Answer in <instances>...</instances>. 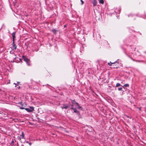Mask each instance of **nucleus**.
Returning <instances> with one entry per match:
<instances>
[{
    "instance_id": "8",
    "label": "nucleus",
    "mask_w": 146,
    "mask_h": 146,
    "mask_svg": "<svg viewBox=\"0 0 146 146\" xmlns=\"http://www.w3.org/2000/svg\"><path fill=\"white\" fill-rule=\"evenodd\" d=\"M68 106L65 105H64L62 107H61V108L63 109V108H65L66 109L68 108Z\"/></svg>"
},
{
    "instance_id": "3",
    "label": "nucleus",
    "mask_w": 146,
    "mask_h": 146,
    "mask_svg": "<svg viewBox=\"0 0 146 146\" xmlns=\"http://www.w3.org/2000/svg\"><path fill=\"white\" fill-rule=\"evenodd\" d=\"M21 137H19V138H18V139H19L20 140H21V138H22V139L24 138V133L23 132H22V135H21Z\"/></svg>"
},
{
    "instance_id": "1",
    "label": "nucleus",
    "mask_w": 146,
    "mask_h": 146,
    "mask_svg": "<svg viewBox=\"0 0 146 146\" xmlns=\"http://www.w3.org/2000/svg\"><path fill=\"white\" fill-rule=\"evenodd\" d=\"M72 105H71L72 107L74 106L75 108H78V103L76 102L74 100L72 101Z\"/></svg>"
},
{
    "instance_id": "6",
    "label": "nucleus",
    "mask_w": 146,
    "mask_h": 146,
    "mask_svg": "<svg viewBox=\"0 0 146 146\" xmlns=\"http://www.w3.org/2000/svg\"><path fill=\"white\" fill-rule=\"evenodd\" d=\"M15 32L13 33H12V36L13 38V40H14L15 38Z\"/></svg>"
},
{
    "instance_id": "2",
    "label": "nucleus",
    "mask_w": 146,
    "mask_h": 146,
    "mask_svg": "<svg viewBox=\"0 0 146 146\" xmlns=\"http://www.w3.org/2000/svg\"><path fill=\"white\" fill-rule=\"evenodd\" d=\"M23 58L25 61L28 66L30 65V60L25 56H23Z\"/></svg>"
},
{
    "instance_id": "16",
    "label": "nucleus",
    "mask_w": 146,
    "mask_h": 146,
    "mask_svg": "<svg viewBox=\"0 0 146 146\" xmlns=\"http://www.w3.org/2000/svg\"><path fill=\"white\" fill-rule=\"evenodd\" d=\"M80 1L81 2V5H83L84 3V1L82 0H81Z\"/></svg>"
},
{
    "instance_id": "13",
    "label": "nucleus",
    "mask_w": 146,
    "mask_h": 146,
    "mask_svg": "<svg viewBox=\"0 0 146 146\" xmlns=\"http://www.w3.org/2000/svg\"><path fill=\"white\" fill-rule=\"evenodd\" d=\"M52 32L54 34H56V31L55 29H52Z\"/></svg>"
},
{
    "instance_id": "9",
    "label": "nucleus",
    "mask_w": 146,
    "mask_h": 146,
    "mask_svg": "<svg viewBox=\"0 0 146 146\" xmlns=\"http://www.w3.org/2000/svg\"><path fill=\"white\" fill-rule=\"evenodd\" d=\"M12 45L13 46V47H14V49L15 50L16 49V46H15V44L14 43V40H13V42L12 43Z\"/></svg>"
},
{
    "instance_id": "19",
    "label": "nucleus",
    "mask_w": 146,
    "mask_h": 146,
    "mask_svg": "<svg viewBox=\"0 0 146 146\" xmlns=\"http://www.w3.org/2000/svg\"><path fill=\"white\" fill-rule=\"evenodd\" d=\"M32 108H33L32 107H30V110H31L32 109Z\"/></svg>"
},
{
    "instance_id": "17",
    "label": "nucleus",
    "mask_w": 146,
    "mask_h": 146,
    "mask_svg": "<svg viewBox=\"0 0 146 146\" xmlns=\"http://www.w3.org/2000/svg\"><path fill=\"white\" fill-rule=\"evenodd\" d=\"M78 108L79 109H80L81 108V107L80 106H78Z\"/></svg>"
},
{
    "instance_id": "18",
    "label": "nucleus",
    "mask_w": 146,
    "mask_h": 146,
    "mask_svg": "<svg viewBox=\"0 0 146 146\" xmlns=\"http://www.w3.org/2000/svg\"><path fill=\"white\" fill-rule=\"evenodd\" d=\"M20 108L21 109H24V108H23L22 107H20Z\"/></svg>"
},
{
    "instance_id": "20",
    "label": "nucleus",
    "mask_w": 146,
    "mask_h": 146,
    "mask_svg": "<svg viewBox=\"0 0 146 146\" xmlns=\"http://www.w3.org/2000/svg\"><path fill=\"white\" fill-rule=\"evenodd\" d=\"M139 110H141V108H139Z\"/></svg>"
},
{
    "instance_id": "7",
    "label": "nucleus",
    "mask_w": 146,
    "mask_h": 146,
    "mask_svg": "<svg viewBox=\"0 0 146 146\" xmlns=\"http://www.w3.org/2000/svg\"><path fill=\"white\" fill-rule=\"evenodd\" d=\"M70 108L74 110V112L75 113H77L78 111L76 110V108H74L73 107H72Z\"/></svg>"
},
{
    "instance_id": "10",
    "label": "nucleus",
    "mask_w": 146,
    "mask_h": 146,
    "mask_svg": "<svg viewBox=\"0 0 146 146\" xmlns=\"http://www.w3.org/2000/svg\"><path fill=\"white\" fill-rule=\"evenodd\" d=\"M99 3H101L103 4L104 3V1L103 0H100L99 1Z\"/></svg>"
},
{
    "instance_id": "12",
    "label": "nucleus",
    "mask_w": 146,
    "mask_h": 146,
    "mask_svg": "<svg viewBox=\"0 0 146 146\" xmlns=\"http://www.w3.org/2000/svg\"><path fill=\"white\" fill-rule=\"evenodd\" d=\"M121 86V84L119 83H117L116 84V86L117 87H118L119 86Z\"/></svg>"
},
{
    "instance_id": "4",
    "label": "nucleus",
    "mask_w": 146,
    "mask_h": 146,
    "mask_svg": "<svg viewBox=\"0 0 146 146\" xmlns=\"http://www.w3.org/2000/svg\"><path fill=\"white\" fill-rule=\"evenodd\" d=\"M26 111H27L28 112H30L31 111H32L34 110V108H32L31 110H30L29 108H26L25 109Z\"/></svg>"
},
{
    "instance_id": "5",
    "label": "nucleus",
    "mask_w": 146,
    "mask_h": 146,
    "mask_svg": "<svg viewBox=\"0 0 146 146\" xmlns=\"http://www.w3.org/2000/svg\"><path fill=\"white\" fill-rule=\"evenodd\" d=\"M97 3V1L96 0H92V4L94 6L96 5Z\"/></svg>"
},
{
    "instance_id": "11",
    "label": "nucleus",
    "mask_w": 146,
    "mask_h": 146,
    "mask_svg": "<svg viewBox=\"0 0 146 146\" xmlns=\"http://www.w3.org/2000/svg\"><path fill=\"white\" fill-rule=\"evenodd\" d=\"M114 64V62H113V63H111V62H109V63H108V64L110 66H111V65H112V64Z\"/></svg>"
},
{
    "instance_id": "14",
    "label": "nucleus",
    "mask_w": 146,
    "mask_h": 146,
    "mask_svg": "<svg viewBox=\"0 0 146 146\" xmlns=\"http://www.w3.org/2000/svg\"><path fill=\"white\" fill-rule=\"evenodd\" d=\"M129 86V85L128 84H126L124 85L125 87H128Z\"/></svg>"
},
{
    "instance_id": "15",
    "label": "nucleus",
    "mask_w": 146,
    "mask_h": 146,
    "mask_svg": "<svg viewBox=\"0 0 146 146\" xmlns=\"http://www.w3.org/2000/svg\"><path fill=\"white\" fill-rule=\"evenodd\" d=\"M122 89V88H118V90L119 91L121 90Z\"/></svg>"
}]
</instances>
